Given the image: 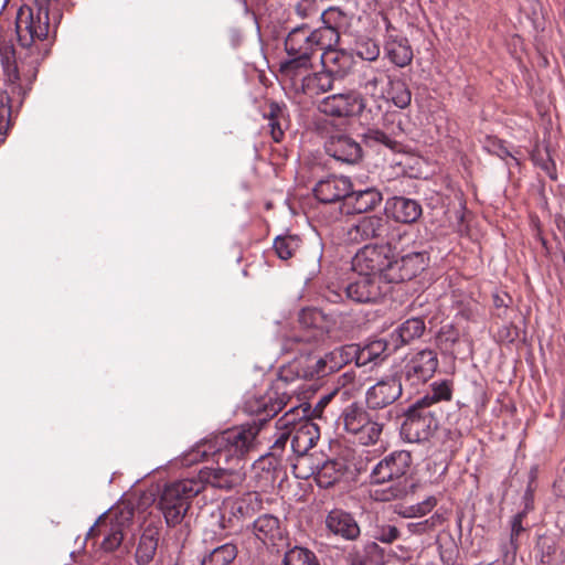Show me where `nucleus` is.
Segmentation results:
<instances>
[{
	"instance_id": "6e6552de",
	"label": "nucleus",
	"mask_w": 565,
	"mask_h": 565,
	"mask_svg": "<svg viewBox=\"0 0 565 565\" xmlns=\"http://www.w3.org/2000/svg\"><path fill=\"white\" fill-rule=\"evenodd\" d=\"M15 29L18 41L24 47L49 39L52 31L49 8L38 1L34 6L21 7L17 14Z\"/></svg>"
},
{
	"instance_id": "f257e3e1",
	"label": "nucleus",
	"mask_w": 565,
	"mask_h": 565,
	"mask_svg": "<svg viewBox=\"0 0 565 565\" xmlns=\"http://www.w3.org/2000/svg\"><path fill=\"white\" fill-rule=\"evenodd\" d=\"M259 431L260 426L256 423L233 427L198 444L185 455L184 460L193 463L211 457L215 463L244 466L247 455L257 447Z\"/></svg>"
},
{
	"instance_id": "423d86ee",
	"label": "nucleus",
	"mask_w": 565,
	"mask_h": 565,
	"mask_svg": "<svg viewBox=\"0 0 565 565\" xmlns=\"http://www.w3.org/2000/svg\"><path fill=\"white\" fill-rule=\"evenodd\" d=\"M370 411L362 404L353 402L342 409L339 417V424L343 426V430L353 441L363 446L377 444L384 429L380 417Z\"/></svg>"
},
{
	"instance_id": "37998d69",
	"label": "nucleus",
	"mask_w": 565,
	"mask_h": 565,
	"mask_svg": "<svg viewBox=\"0 0 565 565\" xmlns=\"http://www.w3.org/2000/svg\"><path fill=\"white\" fill-rule=\"evenodd\" d=\"M299 246L300 238L296 235H280L274 241L275 253L282 260L291 258Z\"/></svg>"
},
{
	"instance_id": "f8f14e48",
	"label": "nucleus",
	"mask_w": 565,
	"mask_h": 565,
	"mask_svg": "<svg viewBox=\"0 0 565 565\" xmlns=\"http://www.w3.org/2000/svg\"><path fill=\"white\" fill-rule=\"evenodd\" d=\"M244 466H238L233 462L216 463V467H204L199 471L195 481H200L202 490L206 486L215 489L230 491L241 486L245 480Z\"/></svg>"
},
{
	"instance_id": "1a4fd4ad",
	"label": "nucleus",
	"mask_w": 565,
	"mask_h": 565,
	"mask_svg": "<svg viewBox=\"0 0 565 565\" xmlns=\"http://www.w3.org/2000/svg\"><path fill=\"white\" fill-rule=\"evenodd\" d=\"M438 428V418L428 407L414 403L405 413L401 427L402 437L408 443H423L428 440Z\"/></svg>"
},
{
	"instance_id": "7ed1b4c3",
	"label": "nucleus",
	"mask_w": 565,
	"mask_h": 565,
	"mask_svg": "<svg viewBox=\"0 0 565 565\" xmlns=\"http://www.w3.org/2000/svg\"><path fill=\"white\" fill-rule=\"evenodd\" d=\"M285 39V51L289 58L281 63L280 72H292L301 67H311L312 56L320 49H327L324 40L320 38L318 29L308 23L289 25Z\"/></svg>"
},
{
	"instance_id": "412c9836",
	"label": "nucleus",
	"mask_w": 565,
	"mask_h": 565,
	"mask_svg": "<svg viewBox=\"0 0 565 565\" xmlns=\"http://www.w3.org/2000/svg\"><path fill=\"white\" fill-rule=\"evenodd\" d=\"M388 257L383 246L366 245L361 248L353 258V268L361 274L376 275L384 278Z\"/></svg>"
},
{
	"instance_id": "9b49d317",
	"label": "nucleus",
	"mask_w": 565,
	"mask_h": 565,
	"mask_svg": "<svg viewBox=\"0 0 565 565\" xmlns=\"http://www.w3.org/2000/svg\"><path fill=\"white\" fill-rule=\"evenodd\" d=\"M439 365L437 353L431 349H423L411 354L401 372V380L412 387L428 382Z\"/></svg>"
},
{
	"instance_id": "4c0bfd02",
	"label": "nucleus",
	"mask_w": 565,
	"mask_h": 565,
	"mask_svg": "<svg viewBox=\"0 0 565 565\" xmlns=\"http://www.w3.org/2000/svg\"><path fill=\"white\" fill-rule=\"evenodd\" d=\"M291 424L288 413L277 420L278 431L276 434L275 441L269 449L270 456L278 459L285 458L287 446H290L291 441Z\"/></svg>"
},
{
	"instance_id": "bb28decb",
	"label": "nucleus",
	"mask_w": 565,
	"mask_h": 565,
	"mask_svg": "<svg viewBox=\"0 0 565 565\" xmlns=\"http://www.w3.org/2000/svg\"><path fill=\"white\" fill-rule=\"evenodd\" d=\"M204 551L200 556V565H231L238 554L233 542L221 543V540H203Z\"/></svg>"
},
{
	"instance_id": "680f3d73",
	"label": "nucleus",
	"mask_w": 565,
	"mask_h": 565,
	"mask_svg": "<svg viewBox=\"0 0 565 565\" xmlns=\"http://www.w3.org/2000/svg\"><path fill=\"white\" fill-rule=\"evenodd\" d=\"M502 550V554H503V558L504 561L507 562L510 557L513 559L515 556H512V552L510 551V542L509 543H505L502 545L501 547Z\"/></svg>"
},
{
	"instance_id": "13d9d810",
	"label": "nucleus",
	"mask_w": 565,
	"mask_h": 565,
	"mask_svg": "<svg viewBox=\"0 0 565 565\" xmlns=\"http://www.w3.org/2000/svg\"><path fill=\"white\" fill-rule=\"evenodd\" d=\"M344 295V290H342L338 286H328L322 294L323 298L332 303L341 302L343 300Z\"/></svg>"
},
{
	"instance_id": "864d4df0",
	"label": "nucleus",
	"mask_w": 565,
	"mask_h": 565,
	"mask_svg": "<svg viewBox=\"0 0 565 565\" xmlns=\"http://www.w3.org/2000/svg\"><path fill=\"white\" fill-rule=\"evenodd\" d=\"M125 534L109 526L107 534L105 535L102 547L106 552H113L118 548L124 540Z\"/></svg>"
},
{
	"instance_id": "dca6fc26",
	"label": "nucleus",
	"mask_w": 565,
	"mask_h": 565,
	"mask_svg": "<svg viewBox=\"0 0 565 565\" xmlns=\"http://www.w3.org/2000/svg\"><path fill=\"white\" fill-rule=\"evenodd\" d=\"M289 396L279 392V383L266 391L265 394H254L246 398L245 409L252 415L259 416V422H266L276 416L287 405Z\"/></svg>"
},
{
	"instance_id": "3c124183",
	"label": "nucleus",
	"mask_w": 565,
	"mask_h": 565,
	"mask_svg": "<svg viewBox=\"0 0 565 565\" xmlns=\"http://www.w3.org/2000/svg\"><path fill=\"white\" fill-rule=\"evenodd\" d=\"M335 46H331L329 49H321L323 53L321 54V62L326 68H329L328 71H334L332 70L333 65H340V61L343 58H347L345 54L343 52L334 50Z\"/></svg>"
},
{
	"instance_id": "de8ad7c7",
	"label": "nucleus",
	"mask_w": 565,
	"mask_h": 565,
	"mask_svg": "<svg viewBox=\"0 0 565 565\" xmlns=\"http://www.w3.org/2000/svg\"><path fill=\"white\" fill-rule=\"evenodd\" d=\"M356 55L365 61H375L380 55V46L371 39L361 40L356 43Z\"/></svg>"
},
{
	"instance_id": "aec40b11",
	"label": "nucleus",
	"mask_w": 565,
	"mask_h": 565,
	"mask_svg": "<svg viewBox=\"0 0 565 565\" xmlns=\"http://www.w3.org/2000/svg\"><path fill=\"white\" fill-rule=\"evenodd\" d=\"M320 436L319 428L309 419L291 424V455L298 458V463L308 461V451L316 445Z\"/></svg>"
},
{
	"instance_id": "0e129e2a",
	"label": "nucleus",
	"mask_w": 565,
	"mask_h": 565,
	"mask_svg": "<svg viewBox=\"0 0 565 565\" xmlns=\"http://www.w3.org/2000/svg\"><path fill=\"white\" fill-rule=\"evenodd\" d=\"M407 181H408V179H407V178H403V179L395 180V183H396V184H395V186H394V188H395V190H396L397 192H399V190H398V188H397V184H399V185L402 186V185H403V183H404V182H407Z\"/></svg>"
},
{
	"instance_id": "39448f33",
	"label": "nucleus",
	"mask_w": 565,
	"mask_h": 565,
	"mask_svg": "<svg viewBox=\"0 0 565 565\" xmlns=\"http://www.w3.org/2000/svg\"><path fill=\"white\" fill-rule=\"evenodd\" d=\"M202 491L195 478L181 479L167 484L159 498L158 508L169 527L180 524L191 504V500Z\"/></svg>"
},
{
	"instance_id": "603ef678",
	"label": "nucleus",
	"mask_w": 565,
	"mask_h": 565,
	"mask_svg": "<svg viewBox=\"0 0 565 565\" xmlns=\"http://www.w3.org/2000/svg\"><path fill=\"white\" fill-rule=\"evenodd\" d=\"M437 505V499L434 495L426 498L424 501L408 508L406 516H424Z\"/></svg>"
},
{
	"instance_id": "e2e57ef3",
	"label": "nucleus",
	"mask_w": 565,
	"mask_h": 565,
	"mask_svg": "<svg viewBox=\"0 0 565 565\" xmlns=\"http://www.w3.org/2000/svg\"><path fill=\"white\" fill-rule=\"evenodd\" d=\"M543 168L546 170V172H547V174L550 175V178H551V179H553V180H555V179H556V174H555V173H554V171H553V170H554V168H553V169H551V167H550V164H548V163L544 164V167H543Z\"/></svg>"
},
{
	"instance_id": "393cba45",
	"label": "nucleus",
	"mask_w": 565,
	"mask_h": 565,
	"mask_svg": "<svg viewBox=\"0 0 565 565\" xmlns=\"http://www.w3.org/2000/svg\"><path fill=\"white\" fill-rule=\"evenodd\" d=\"M351 190L352 182L348 177L329 175L317 182L313 194L321 203L329 204L348 200Z\"/></svg>"
},
{
	"instance_id": "a18cd8bd",
	"label": "nucleus",
	"mask_w": 565,
	"mask_h": 565,
	"mask_svg": "<svg viewBox=\"0 0 565 565\" xmlns=\"http://www.w3.org/2000/svg\"><path fill=\"white\" fill-rule=\"evenodd\" d=\"M446 521V518L439 511L435 512L430 518L419 522H411L407 524V530L411 534L422 535L434 531Z\"/></svg>"
},
{
	"instance_id": "f03ea898",
	"label": "nucleus",
	"mask_w": 565,
	"mask_h": 565,
	"mask_svg": "<svg viewBox=\"0 0 565 565\" xmlns=\"http://www.w3.org/2000/svg\"><path fill=\"white\" fill-rule=\"evenodd\" d=\"M413 463L412 454L396 450L380 460L371 470L370 481L373 484L391 483L384 490L381 500L391 501L405 498L414 488L407 479Z\"/></svg>"
},
{
	"instance_id": "f704fd0d",
	"label": "nucleus",
	"mask_w": 565,
	"mask_h": 565,
	"mask_svg": "<svg viewBox=\"0 0 565 565\" xmlns=\"http://www.w3.org/2000/svg\"><path fill=\"white\" fill-rule=\"evenodd\" d=\"M382 194L375 188H366L363 190H351L348 196L349 204L355 213H365L375 209L382 201Z\"/></svg>"
},
{
	"instance_id": "69168bd1",
	"label": "nucleus",
	"mask_w": 565,
	"mask_h": 565,
	"mask_svg": "<svg viewBox=\"0 0 565 565\" xmlns=\"http://www.w3.org/2000/svg\"><path fill=\"white\" fill-rule=\"evenodd\" d=\"M96 525H98V526L107 525L106 520H104V521H98V522L96 523Z\"/></svg>"
},
{
	"instance_id": "20e7f679",
	"label": "nucleus",
	"mask_w": 565,
	"mask_h": 565,
	"mask_svg": "<svg viewBox=\"0 0 565 565\" xmlns=\"http://www.w3.org/2000/svg\"><path fill=\"white\" fill-rule=\"evenodd\" d=\"M329 329L326 317L317 308H305L298 315V328L282 338L285 352H306L307 347H320Z\"/></svg>"
},
{
	"instance_id": "72a5a7b5",
	"label": "nucleus",
	"mask_w": 565,
	"mask_h": 565,
	"mask_svg": "<svg viewBox=\"0 0 565 565\" xmlns=\"http://www.w3.org/2000/svg\"><path fill=\"white\" fill-rule=\"evenodd\" d=\"M535 557L541 564L557 565L563 562V553L559 552L557 540L554 535H540L535 545Z\"/></svg>"
},
{
	"instance_id": "49530a36",
	"label": "nucleus",
	"mask_w": 565,
	"mask_h": 565,
	"mask_svg": "<svg viewBox=\"0 0 565 565\" xmlns=\"http://www.w3.org/2000/svg\"><path fill=\"white\" fill-rule=\"evenodd\" d=\"M364 139L371 145L381 143L390 149H395L398 143L386 130H381L377 128L369 129L364 134Z\"/></svg>"
},
{
	"instance_id": "052dcab7",
	"label": "nucleus",
	"mask_w": 565,
	"mask_h": 565,
	"mask_svg": "<svg viewBox=\"0 0 565 565\" xmlns=\"http://www.w3.org/2000/svg\"><path fill=\"white\" fill-rule=\"evenodd\" d=\"M511 301V298L508 296V295H499V294H495L493 296V306L497 308V309H507L509 307V302Z\"/></svg>"
},
{
	"instance_id": "58836bf2",
	"label": "nucleus",
	"mask_w": 565,
	"mask_h": 565,
	"mask_svg": "<svg viewBox=\"0 0 565 565\" xmlns=\"http://www.w3.org/2000/svg\"><path fill=\"white\" fill-rule=\"evenodd\" d=\"M343 465L337 460H327L321 466L312 469L311 473L316 475V481L320 488H330L342 476Z\"/></svg>"
},
{
	"instance_id": "c9c22d12",
	"label": "nucleus",
	"mask_w": 565,
	"mask_h": 565,
	"mask_svg": "<svg viewBox=\"0 0 565 565\" xmlns=\"http://www.w3.org/2000/svg\"><path fill=\"white\" fill-rule=\"evenodd\" d=\"M454 385L450 380L435 381L430 384L429 391L416 401L418 406L430 407L439 402H449L452 397Z\"/></svg>"
},
{
	"instance_id": "f3484780",
	"label": "nucleus",
	"mask_w": 565,
	"mask_h": 565,
	"mask_svg": "<svg viewBox=\"0 0 565 565\" xmlns=\"http://www.w3.org/2000/svg\"><path fill=\"white\" fill-rule=\"evenodd\" d=\"M353 15L352 12H347L340 7H329L321 13L323 25L317 29L327 49L339 44L341 34L347 33L351 28Z\"/></svg>"
},
{
	"instance_id": "c03bdc74",
	"label": "nucleus",
	"mask_w": 565,
	"mask_h": 565,
	"mask_svg": "<svg viewBox=\"0 0 565 565\" xmlns=\"http://www.w3.org/2000/svg\"><path fill=\"white\" fill-rule=\"evenodd\" d=\"M406 120L398 111H386L383 116L384 129L395 139L406 134Z\"/></svg>"
},
{
	"instance_id": "5fc2aeb1",
	"label": "nucleus",
	"mask_w": 565,
	"mask_h": 565,
	"mask_svg": "<svg viewBox=\"0 0 565 565\" xmlns=\"http://www.w3.org/2000/svg\"><path fill=\"white\" fill-rule=\"evenodd\" d=\"M374 537L382 543L391 544L399 537V531L394 525H383L377 529Z\"/></svg>"
},
{
	"instance_id": "e433bc0d",
	"label": "nucleus",
	"mask_w": 565,
	"mask_h": 565,
	"mask_svg": "<svg viewBox=\"0 0 565 565\" xmlns=\"http://www.w3.org/2000/svg\"><path fill=\"white\" fill-rule=\"evenodd\" d=\"M387 77L391 76L384 70L366 66L362 72L360 85L371 96H383Z\"/></svg>"
},
{
	"instance_id": "6e6d98bb",
	"label": "nucleus",
	"mask_w": 565,
	"mask_h": 565,
	"mask_svg": "<svg viewBox=\"0 0 565 565\" xmlns=\"http://www.w3.org/2000/svg\"><path fill=\"white\" fill-rule=\"evenodd\" d=\"M284 458H275L270 456V451L266 455L262 456L257 461L255 467L262 469L263 471L274 472L282 465Z\"/></svg>"
},
{
	"instance_id": "473e14b6",
	"label": "nucleus",
	"mask_w": 565,
	"mask_h": 565,
	"mask_svg": "<svg viewBox=\"0 0 565 565\" xmlns=\"http://www.w3.org/2000/svg\"><path fill=\"white\" fill-rule=\"evenodd\" d=\"M387 228V222L379 215L363 216L350 231L354 239L369 241L379 238Z\"/></svg>"
},
{
	"instance_id": "2f4dec72",
	"label": "nucleus",
	"mask_w": 565,
	"mask_h": 565,
	"mask_svg": "<svg viewBox=\"0 0 565 565\" xmlns=\"http://www.w3.org/2000/svg\"><path fill=\"white\" fill-rule=\"evenodd\" d=\"M264 118L268 121L273 140L275 142H280L290 121L287 106L277 102H270L268 105V111L264 114Z\"/></svg>"
},
{
	"instance_id": "4468645a",
	"label": "nucleus",
	"mask_w": 565,
	"mask_h": 565,
	"mask_svg": "<svg viewBox=\"0 0 565 565\" xmlns=\"http://www.w3.org/2000/svg\"><path fill=\"white\" fill-rule=\"evenodd\" d=\"M310 67L292 70V72H281L287 77L296 93H301L309 97L323 94L332 88V71L309 72Z\"/></svg>"
},
{
	"instance_id": "a19ab883",
	"label": "nucleus",
	"mask_w": 565,
	"mask_h": 565,
	"mask_svg": "<svg viewBox=\"0 0 565 565\" xmlns=\"http://www.w3.org/2000/svg\"><path fill=\"white\" fill-rule=\"evenodd\" d=\"M134 509L128 505H122L111 510L107 519H109V526L126 534L134 524Z\"/></svg>"
},
{
	"instance_id": "9d476101",
	"label": "nucleus",
	"mask_w": 565,
	"mask_h": 565,
	"mask_svg": "<svg viewBox=\"0 0 565 565\" xmlns=\"http://www.w3.org/2000/svg\"><path fill=\"white\" fill-rule=\"evenodd\" d=\"M264 500L259 492L252 491L236 499L223 502L220 524L223 529H233L242 525L245 520L252 519L263 510Z\"/></svg>"
},
{
	"instance_id": "ea45409f",
	"label": "nucleus",
	"mask_w": 565,
	"mask_h": 565,
	"mask_svg": "<svg viewBox=\"0 0 565 565\" xmlns=\"http://www.w3.org/2000/svg\"><path fill=\"white\" fill-rule=\"evenodd\" d=\"M387 84L390 86L387 96L393 104L401 109L408 107L412 102V93L407 84L396 77H387Z\"/></svg>"
},
{
	"instance_id": "0eeeda50",
	"label": "nucleus",
	"mask_w": 565,
	"mask_h": 565,
	"mask_svg": "<svg viewBox=\"0 0 565 565\" xmlns=\"http://www.w3.org/2000/svg\"><path fill=\"white\" fill-rule=\"evenodd\" d=\"M318 347H307L306 352H297L302 360L298 362L297 374L305 380H318L338 372L352 361L353 349L344 345L319 355Z\"/></svg>"
},
{
	"instance_id": "09e8293b",
	"label": "nucleus",
	"mask_w": 565,
	"mask_h": 565,
	"mask_svg": "<svg viewBox=\"0 0 565 565\" xmlns=\"http://www.w3.org/2000/svg\"><path fill=\"white\" fill-rule=\"evenodd\" d=\"M525 516V512H519L515 514L511 521V533H510V551L512 552V556H515L519 544L518 539L520 534L524 531L522 525L523 519Z\"/></svg>"
},
{
	"instance_id": "338daca9",
	"label": "nucleus",
	"mask_w": 565,
	"mask_h": 565,
	"mask_svg": "<svg viewBox=\"0 0 565 565\" xmlns=\"http://www.w3.org/2000/svg\"><path fill=\"white\" fill-rule=\"evenodd\" d=\"M562 414L565 415V407L563 408Z\"/></svg>"
},
{
	"instance_id": "c756f323",
	"label": "nucleus",
	"mask_w": 565,
	"mask_h": 565,
	"mask_svg": "<svg viewBox=\"0 0 565 565\" xmlns=\"http://www.w3.org/2000/svg\"><path fill=\"white\" fill-rule=\"evenodd\" d=\"M426 330L425 320L422 317L409 318L401 323L390 335L394 349L409 344L419 339Z\"/></svg>"
},
{
	"instance_id": "2eb2a0df",
	"label": "nucleus",
	"mask_w": 565,
	"mask_h": 565,
	"mask_svg": "<svg viewBox=\"0 0 565 565\" xmlns=\"http://www.w3.org/2000/svg\"><path fill=\"white\" fill-rule=\"evenodd\" d=\"M364 108V98L355 90L327 96L319 104L321 113L335 118L359 116Z\"/></svg>"
},
{
	"instance_id": "7c9ffc66",
	"label": "nucleus",
	"mask_w": 565,
	"mask_h": 565,
	"mask_svg": "<svg viewBox=\"0 0 565 565\" xmlns=\"http://www.w3.org/2000/svg\"><path fill=\"white\" fill-rule=\"evenodd\" d=\"M253 533L264 544L275 545L282 537L280 521L274 514L264 513L253 522Z\"/></svg>"
},
{
	"instance_id": "4d7b16f0",
	"label": "nucleus",
	"mask_w": 565,
	"mask_h": 565,
	"mask_svg": "<svg viewBox=\"0 0 565 565\" xmlns=\"http://www.w3.org/2000/svg\"><path fill=\"white\" fill-rule=\"evenodd\" d=\"M11 114L10 97L6 92H0V135H3V124Z\"/></svg>"
},
{
	"instance_id": "a878e982",
	"label": "nucleus",
	"mask_w": 565,
	"mask_h": 565,
	"mask_svg": "<svg viewBox=\"0 0 565 565\" xmlns=\"http://www.w3.org/2000/svg\"><path fill=\"white\" fill-rule=\"evenodd\" d=\"M326 527L330 533L347 541L360 536V526L352 513L342 509H332L326 516Z\"/></svg>"
},
{
	"instance_id": "5701e85b",
	"label": "nucleus",
	"mask_w": 565,
	"mask_h": 565,
	"mask_svg": "<svg viewBox=\"0 0 565 565\" xmlns=\"http://www.w3.org/2000/svg\"><path fill=\"white\" fill-rule=\"evenodd\" d=\"M384 54L397 67H405L413 60V49L407 38L399 34L391 23L386 26Z\"/></svg>"
},
{
	"instance_id": "c85d7f7f",
	"label": "nucleus",
	"mask_w": 565,
	"mask_h": 565,
	"mask_svg": "<svg viewBox=\"0 0 565 565\" xmlns=\"http://www.w3.org/2000/svg\"><path fill=\"white\" fill-rule=\"evenodd\" d=\"M160 535L161 529L157 524L150 523L142 530L135 552L137 565H149L153 561Z\"/></svg>"
},
{
	"instance_id": "ddd939ff",
	"label": "nucleus",
	"mask_w": 565,
	"mask_h": 565,
	"mask_svg": "<svg viewBox=\"0 0 565 565\" xmlns=\"http://www.w3.org/2000/svg\"><path fill=\"white\" fill-rule=\"evenodd\" d=\"M428 264L429 255L424 250L409 253L394 260L388 258L383 281L385 284H399L412 280L424 271Z\"/></svg>"
},
{
	"instance_id": "8fccbe9b",
	"label": "nucleus",
	"mask_w": 565,
	"mask_h": 565,
	"mask_svg": "<svg viewBox=\"0 0 565 565\" xmlns=\"http://www.w3.org/2000/svg\"><path fill=\"white\" fill-rule=\"evenodd\" d=\"M313 0H299L292 6V13L301 20H307L316 14Z\"/></svg>"
},
{
	"instance_id": "a211bd4d",
	"label": "nucleus",
	"mask_w": 565,
	"mask_h": 565,
	"mask_svg": "<svg viewBox=\"0 0 565 565\" xmlns=\"http://www.w3.org/2000/svg\"><path fill=\"white\" fill-rule=\"evenodd\" d=\"M403 393L398 374L386 376L367 388L365 402L371 411L383 409L397 401Z\"/></svg>"
},
{
	"instance_id": "4be33fe9",
	"label": "nucleus",
	"mask_w": 565,
	"mask_h": 565,
	"mask_svg": "<svg viewBox=\"0 0 565 565\" xmlns=\"http://www.w3.org/2000/svg\"><path fill=\"white\" fill-rule=\"evenodd\" d=\"M385 211L390 218L399 224H415L423 215L419 201L395 194L386 200Z\"/></svg>"
},
{
	"instance_id": "cd10ccee",
	"label": "nucleus",
	"mask_w": 565,
	"mask_h": 565,
	"mask_svg": "<svg viewBox=\"0 0 565 565\" xmlns=\"http://www.w3.org/2000/svg\"><path fill=\"white\" fill-rule=\"evenodd\" d=\"M345 348L353 349L352 361L355 360L358 366H363L369 363H376L377 361H382L387 358L391 353L395 352L397 349H394L392 342L384 339L374 340L362 348L356 345H344Z\"/></svg>"
},
{
	"instance_id": "b1692460",
	"label": "nucleus",
	"mask_w": 565,
	"mask_h": 565,
	"mask_svg": "<svg viewBox=\"0 0 565 565\" xmlns=\"http://www.w3.org/2000/svg\"><path fill=\"white\" fill-rule=\"evenodd\" d=\"M326 152L338 161L358 163L363 156L361 145L348 135L331 136L324 143Z\"/></svg>"
},
{
	"instance_id": "bf43d9fd",
	"label": "nucleus",
	"mask_w": 565,
	"mask_h": 565,
	"mask_svg": "<svg viewBox=\"0 0 565 565\" xmlns=\"http://www.w3.org/2000/svg\"><path fill=\"white\" fill-rule=\"evenodd\" d=\"M2 64H3L4 73H6L7 77H8V81L12 82V83L18 81L19 79L18 67H17L15 64H11L9 56H6L2 60Z\"/></svg>"
},
{
	"instance_id": "79ce46f5",
	"label": "nucleus",
	"mask_w": 565,
	"mask_h": 565,
	"mask_svg": "<svg viewBox=\"0 0 565 565\" xmlns=\"http://www.w3.org/2000/svg\"><path fill=\"white\" fill-rule=\"evenodd\" d=\"M282 565H320L317 556L308 548L294 546L285 553Z\"/></svg>"
},
{
	"instance_id": "6ab92c4d",
	"label": "nucleus",
	"mask_w": 565,
	"mask_h": 565,
	"mask_svg": "<svg viewBox=\"0 0 565 565\" xmlns=\"http://www.w3.org/2000/svg\"><path fill=\"white\" fill-rule=\"evenodd\" d=\"M382 281L376 275L359 273V277L344 288L345 297L359 303L376 302L387 291Z\"/></svg>"
}]
</instances>
